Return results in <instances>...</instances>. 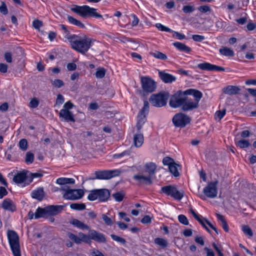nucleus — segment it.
<instances>
[{"mask_svg":"<svg viewBox=\"0 0 256 256\" xmlns=\"http://www.w3.org/2000/svg\"><path fill=\"white\" fill-rule=\"evenodd\" d=\"M32 198L38 200H42L44 196V192L42 188H38L36 190H34L32 192Z\"/></svg>","mask_w":256,"mask_h":256,"instance_id":"obj_26","label":"nucleus"},{"mask_svg":"<svg viewBox=\"0 0 256 256\" xmlns=\"http://www.w3.org/2000/svg\"><path fill=\"white\" fill-rule=\"evenodd\" d=\"M174 162V160L168 156H166L162 160L163 164L165 166H168V167L172 165V164Z\"/></svg>","mask_w":256,"mask_h":256,"instance_id":"obj_48","label":"nucleus"},{"mask_svg":"<svg viewBox=\"0 0 256 256\" xmlns=\"http://www.w3.org/2000/svg\"><path fill=\"white\" fill-rule=\"evenodd\" d=\"M146 120V118L145 114H142L140 112L138 116V121L136 124V128L138 130L142 128Z\"/></svg>","mask_w":256,"mask_h":256,"instance_id":"obj_33","label":"nucleus"},{"mask_svg":"<svg viewBox=\"0 0 256 256\" xmlns=\"http://www.w3.org/2000/svg\"><path fill=\"white\" fill-rule=\"evenodd\" d=\"M70 224L74 226L81 230H89L90 227L86 224L77 219H73L70 221Z\"/></svg>","mask_w":256,"mask_h":256,"instance_id":"obj_28","label":"nucleus"},{"mask_svg":"<svg viewBox=\"0 0 256 256\" xmlns=\"http://www.w3.org/2000/svg\"><path fill=\"white\" fill-rule=\"evenodd\" d=\"M162 192L170 196L176 200H180L184 197L182 190H178L176 186L169 185L162 188Z\"/></svg>","mask_w":256,"mask_h":256,"instance_id":"obj_6","label":"nucleus"},{"mask_svg":"<svg viewBox=\"0 0 256 256\" xmlns=\"http://www.w3.org/2000/svg\"><path fill=\"white\" fill-rule=\"evenodd\" d=\"M75 180L72 178H60L56 180V183L58 184H74Z\"/></svg>","mask_w":256,"mask_h":256,"instance_id":"obj_32","label":"nucleus"},{"mask_svg":"<svg viewBox=\"0 0 256 256\" xmlns=\"http://www.w3.org/2000/svg\"><path fill=\"white\" fill-rule=\"evenodd\" d=\"M98 192V199L100 201H106L110 198V192L108 189H99Z\"/></svg>","mask_w":256,"mask_h":256,"instance_id":"obj_25","label":"nucleus"},{"mask_svg":"<svg viewBox=\"0 0 256 256\" xmlns=\"http://www.w3.org/2000/svg\"><path fill=\"white\" fill-rule=\"evenodd\" d=\"M197 66L199 69L203 70L223 72L225 70L224 68L223 67L214 65L206 62L199 64Z\"/></svg>","mask_w":256,"mask_h":256,"instance_id":"obj_14","label":"nucleus"},{"mask_svg":"<svg viewBox=\"0 0 256 256\" xmlns=\"http://www.w3.org/2000/svg\"><path fill=\"white\" fill-rule=\"evenodd\" d=\"M205 220H206V218H203L202 216L200 217L197 220L203 226L204 228L209 232H210V229L206 226V222Z\"/></svg>","mask_w":256,"mask_h":256,"instance_id":"obj_53","label":"nucleus"},{"mask_svg":"<svg viewBox=\"0 0 256 256\" xmlns=\"http://www.w3.org/2000/svg\"><path fill=\"white\" fill-rule=\"evenodd\" d=\"M140 82L144 92L151 93L156 89V82L149 77L141 76Z\"/></svg>","mask_w":256,"mask_h":256,"instance_id":"obj_9","label":"nucleus"},{"mask_svg":"<svg viewBox=\"0 0 256 256\" xmlns=\"http://www.w3.org/2000/svg\"><path fill=\"white\" fill-rule=\"evenodd\" d=\"M220 52L221 54L227 56H234V52L230 48L226 47H224L220 50Z\"/></svg>","mask_w":256,"mask_h":256,"instance_id":"obj_35","label":"nucleus"},{"mask_svg":"<svg viewBox=\"0 0 256 256\" xmlns=\"http://www.w3.org/2000/svg\"><path fill=\"white\" fill-rule=\"evenodd\" d=\"M149 109V104L148 101H144V106L142 108L140 111V113L142 114H145L146 112H148Z\"/></svg>","mask_w":256,"mask_h":256,"instance_id":"obj_59","label":"nucleus"},{"mask_svg":"<svg viewBox=\"0 0 256 256\" xmlns=\"http://www.w3.org/2000/svg\"><path fill=\"white\" fill-rule=\"evenodd\" d=\"M71 10L84 18L88 16L95 18H102L101 14L96 12V9L86 5L82 6L75 5L73 8H71Z\"/></svg>","mask_w":256,"mask_h":256,"instance_id":"obj_2","label":"nucleus"},{"mask_svg":"<svg viewBox=\"0 0 256 256\" xmlns=\"http://www.w3.org/2000/svg\"><path fill=\"white\" fill-rule=\"evenodd\" d=\"M64 208L63 206H54L51 205L46 207V212L48 216H54L62 212Z\"/></svg>","mask_w":256,"mask_h":256,"instance_id":"obj_16","label":"nucleus"},{"mask_svg":"<svg viewBox=\"0 0 256 256\" xmlns=\"http://www.w3.org/2000/svg\"><path fill=\"white\" fill-rule=\"evenodd\" d=\"M179 166H180L174 162L168 167L170 173L176 177L180 176V174L178 170V167Z\"/></svg>","mask_w":256,"mask_h":256,"instance_id":"obj_34","label":"nucleus"},{"mask_svg":"<svg viewBox=\"0 0 256 256\" xmlns=\"http://www.w3.org/2000/svg\"><path fill=\"white\" fill-rule=\"evenodd\" d=\"M226 114V110H218L216 112L215 114V118L217 120L218 118L219 120H220Z\"/></svg>","mask_w":256,"mask_h":256,"instance_id":"obj_52","label":"nucleus"},{"mask_svg":"<svg viewBox=\"0 0 256 256\" xmlns=\"http://www.w3.org/2000/svg\"><path fill=\"white\" fill-rule=\"evenodd\" d=\"M152 218L150 216H145L141 220V222L144 224H148L151 222Z\"/></svg>","mask_w":256,"mask_h":256,"instance_id":"obj_64","label":"nucleus"},{"mask_svg":"<svg viewBox=\"0 0 256 256\" xmlns=\"http://www.w3.org/2000/svg\"><path fill=\"white\" fill-rule=\"evenodd\" d=\"M172 32L173 33L172 36L174 37L178 38V40H182L186 38V36L184 34H180L178 32H174V31L172 30Z\"/></svg>","mask_w":256,"mask_h":256,"instance_id":"obj_57","label":"nucleus"},{"mask_svg":"<svg viewBox=\"0 0 256 256\" xmlns=\"http://www.w3.org/2000/svg\"><path fill=\"white\" fill-rule=\"evenodd\" d=\"M144 138L142 134H137L134 136V143L135 146L138 148L144 143Z\"/></svg>","mask_w":256,"mask_h":256,"instance_id":"obj_27","label":"nucleus"},{"mask_svg":"<svg viewBox=\"0 0 256 256\" xmlns=\"http://www.w3.org/2000/svg\"><path fill=\"white\" fill-rule=\"evenodd\" d=\"M168 98L169 94L168 92H162L157 94H152L149 100L153 106L159 108L166 104Z\"/></svg>","mask_w":256,"mask_h":256,"instance_id":"obj_4","label":"nucleus"},{"mask_svg":"<svg viewBox=\"0 0 256 256\" xmlns=\"http://www.w3.org/2000/svg\"><path fill=\"white\" fill-rule=\"evenodd\" d=\"M70 208L73 210H81L86 208V205L84 204L74 203L70 205Z\"/></svg>","mask_w":256,"mask_h":256,"instance_id":"obj_40","label":"nucleus"},{"mask_svg":"<svg viewBox=\"0 0 256 256\" xmlns=\"http://www.w3.org/2000/svg\"><path fill=\"white\" fill-rule=\"evenodd\" d=\"M102 218L104 222V224L107 226H111L113 222L110 218L108 217L106 214H102Z\"/></svg>","mask_w":256,"mask_h":256,"instance_id":"obj_50","label":"nucleus"},{"mask_svg":"<svg viewBox=\"0 0 256 256\" xmlns=\"http://www.w3.org/2000/svg\"><path fill=\"white\" fill-rule=\"evenodd\" d=\"M173 45L178 50L182 52L188 53L191 51V49L188 46H186L185 44L180 42H176L173 44Z\"/></svg>","mask_w":256,"mask_h":256,"instance_id":"obj_30","label":"nucleus"},{"mask_svg":"<svg viewBox=\"0 0 256 256\" xmlns=\"http://www.w3.org/2000/svg\"><path fill=\"white\" fill-rule=\"evenodd\" d=\"M198 107V104L197 102H196L192 98L186 96L184 102L182 106V110L184 112L192 110Z\"/></svg>","mask_w":256,"mask_h":256,"instance_id":"obj_12","label":"nucleus"},{"mask_svg":"<svg viewBox=\"0 0 256 256\" xmlns=\"http://www.w3.org/2000/svg\"><path fill=\"white\" fill-rule=\"evenodd\" d=\"M64 96H62V95L61 94H58L57 96V98H56V104H58V105L62 104H63L64 102Z\"/></svg>","mask_w":256,"mask_h":256,"instance_id":"obj_63","label":"nucleus"},{"mask_svg":"<svg viewBox=\"0 0 256 256\" xmlns=\"http://www.w3.org/2000/svg\"><path fill=\"white\" fill-rule=\"evenodd\" d=\"M110 236L114 240L121 243L122 244H125L126 242L125 239L116 234H112L110 235Z\"/></svg>","mask_w":256,"mask_h":256,"instance_id":"obj_46","label":"nucleus"},{"mask_svg":"<svg viewBox=\"0 0 256 256\" xmlns=\"http://www.w3.org/2000/svg\"><path fill=\"white\" fill-rule=\"evenodd\" d=\"M120 172L118 170H104L96 171L94 174L95 178H88V180H109L113 177L119 176Z\"/></svg>","mask_w":256,"mask_h":256,"instance_id":"obj_7","label":"nucleus"},{"mask_svg":"<svg viewBox=\"0 0 256 256\" xmlns=\"http://www.w3.org/2000/svg\"><path fill=\"white\" fill-rule=\"evenodd\" d=\"M178 220L181 224L187 226L189 224L187 218L184 214H180L178 216Z\"/></svg>","mask_w":256,"mask_h":256,"instance_id":"obj_47","label":"nucleus"},{"mask_svg":"<svg viewBox=\"0 0 256 256\" xmlns=\"http://www.w3.org/2000/svg\"><path fill=\"white\" fill-rule=\"evenodd\" d=\"M88 236L90 240L91 239L99 243H105L106 242V239L104 234L96 230H90Z\"/></svg>","mask_w":256,"mask_h":256,"instance_id":"obj_15","label":"nucleus"},{"mask_svg":"<svg viewBox=\"0 0 256 256\" xmlns=\"http://www.w3.org/2000/svg\"><path fill=\"white\" fill-rule=\"evenodd\" d=\"M68 22L72 24L78 26V27L82 28H85V26L84 24H83L80 20L74 18L72 16H68Z\"/></svg>","mask_w":256,"mask_h":256,"instance_id":"obj_31","label":"nucleus"},{"mask_svg":"<svg viewBox=\"0 0 256 256\" xmlns=\"http://www.w3.org/2000/svg\"><path fill=\"white\" fill-rule=\"evenodd\" d=\"M240 92L239 87L234 86H228L222 88L223 93L230 96L238 94Z\"/></svg>","mask_w":256,"mask_h":256,"instance_id":"obj_20","label":"nucleus"},{"mask_svg":"<svg viewBox=\"0 0 256 256\" xmlns=\"http://www.w3.org/2000/svg\"><path fill=\"white\" fill-rule=\"evenodd\" d=\"M217 180L208 182L207 186L204 188V194L208 198H213L218 194Z\"/></svg>","mask_w":256,"mask_h":256,"instance_id":"obj_10","label":"nucleus"},{"mask_svg":"<svg viewBox=\"0 0 256 256\" xmlns=\"http://www.w3.org/2000/svg\"><path fill=\"white\" fill-rule=\"evenodd\" d=\"M84 192L82 190H72L64 193L63 198L69 200H76L82 198L84 195Z\"/></svg>","mask_w":256,"mask_h":256,"instance_id":"obj_13","label":"nucleus"},{"mask_svg":"<svg viewBox=\"0 0 256 256\" xmlns=\"http://www.w3.org/2000/svg\"><path fill=\"white\" fill-rule=\"evenodd\" d=\"M20 148L23 151L28 149V142L26 139L23 138L20 140L18 143Z\"/></svg>","mask_w":256,"mask_h":256,"instance_id":"obj_43","label":"nucleus"},{"mask_svg":"<svg viewBox=\"0 0 256 256\" xmlns=\"http://www.w3.org/2000/svg\"><path fill=\"white\" fill-rule=\"evenodd\" d=\"M192 38L194 41L198 42H202L205 39L204 36L198 34L192 35Z\"/></svg>","mask_w":256,"mask_h":256,"instance_id":"obj_60","label":"nucleus"},{"mask_svg":"<svg viewBox=\"0 0 256 256\" xmlns=\"http://www.w3.org/2000/svg\"><path fill=\"white\" fill-rule=\"evenodd\" d=\"M48 214L46 212V207L44 208H42L40 207H38L36 210V212L34 213V218L36 219H38L40 218H47Z\"/></svg>","mask_w":256,"mask_h":256,"instance_id":"obj_29","label":"nucleus"},{"mask_svg":"<svg viewBox=\"0 0 256 256\" xmlns=\"http://www.w3.org/2000/svg\"><path fill=\"white\" fill-rule=\"evenodd\" d=\"M198 10L202 13L210 12L211 10V9L210 8V6L206 5L199 6L198 8Z\"/></svg>","mask_w":256,"mask_h":256,"instance_id":"obj_55","label":"nucleus"},{"mask_svg":"<svg viewBox=\"0 0 256 256\" xmlns=\"http://www.w3.org/2000/svg\"><path fill=\"white\" fill-rule=\"evenodd\" d=\"M59 116L62 118L64 121L69 122H74L75 119L72 112L70 110H61L59 113Z\"/></svg>","mask_w":256,"mask_h":256,"instance_id":"obj_17","label":"nucleus"},{"mask_svg":"<svg viewBox=\"0 0 256 256\" xmlns=\"http://www.w3.org/2000/svg\"><path fill=\"white\" fill-rule=\"evenodd\" d=\"M68 236L70 240L74 242L76 244H80L82 242L86 243H88L90 242V238L88 236L81 232L78 233V236L72 232H68Z\"/></svg>","mask_w":256,"mask_h":256,"instance_id":"obj_11","label":"nucleus"},{"mask_svg":"<svg viewBox=\"0 0 256 256\" xmlns=\"http://www.w3.org/2000/svg\"><path fill=\"white\" fill-rule=\"evenodd\" d=\"M154 243L160 246L165 248L168 245L167 240L162 238H158L154 239Z\"/></svg>","mask_w":256,"mask_h":256,"instance_id":"obj_37","label":"nucleus"},{"mask_svg":"<svg viewBox=\"0 0 256 256\" xmlns=\"http://www.w3.org/2000/svg\"><path fill=\"white\" fill-rule=\"evenodd\" d=\"M186 93L187 96H193L194 98H192V100H194L196 102H197V103L198 104L202 96V94L200 91L194 89L190 88L186 90Z\"/></svg>","mask_w":256,"mask_h":256,"instance_id":"obj_22","label":"nucleus"},{"mask_svg":"<svg viewBox=\"0 0 256 256\" xmlns=\"http://www.w3.org/2000/svg\"><path fill=\"white\" fill-rule=\"evenodd\" d=\"M74 106V105L70 101H68L64 104L62 110H70Z\"/></svg>","mask_w":256,"mask_h":256,"instance_id":"obj_58","label":"nucleus"},{"mask_svg":"<svg viewBox=\"0 0 256 256\" xmlns=\"http://www.w3.org/2000/svg\"><path fill=\"white\" fill-rule=\"evenodd\" d=\"M52 84L56 88H60L64 86V82L59 79H56L52 81Z\"/></svg>","mask_w":256,"mask_h":256,"instance_id":"obj_45","label":"nucleus"},{"mask_svg":"<svg viewBox=\"0 0 256 256\" xmlns=\"http://www.w3.org/2000/svg\"><path fill=\"white\" fill-rule=\"evenodd\" d=\"M106 74V70L103 68H98L96 72V76L97 78H103Z\"/></svg>","mask_w":256,"mask_h":256,"instance_id":"obj_42","label":"nucleus"},{"mask_svg":"<svg viewBox=\"0 0 256 256\" xmlns=\"http://www.w3.org/2000/svg\"><path fill=\"white\" fill-rule=\"evenodd\" d=\"M0 12L3 14H6L8 13L7 6L4 2H2V4L0 6Z\"/></svg>","mask_w":256,"mask_h":256,"instance_id":"obj_56","label":"nucleus"},{"mask_svg":"<svg viewBox=\"0 0 256 256\" xmlns=\"http://www.w3.org/2000/svg\"><path fill=\"white\" fill-rule=\"evenodd\" d=\"M98 190H92L88 195V200L91 201H94L97 198H98Z\"/></svg>","mask_w":256,"mask_h":256,"instance_id":"obj_39","label":"nucleus"},{"mask_svg":"<svg viewBox=\"0 0 256 256\" xmlns=\"http://www.w3.org/2000/svg\"><path fill=\"white\" fill-rule=\"evenodd\" d=\"M144 167L145 168V172L148 174V176L152 177L154 174L157 166L156 164L150 162L146 164Z\"/></svg>","mask_w":256,"mask_h":256,"instance_id":"obj_24","label":"nucleus"},{"mask_svg":"<svg viewBox=\"0 0 256 256\" xmlns=\"http://www.w3.org/2000/svg\"><path fill=\"white\" fill-rule=\"evenodd\" d=\"M42 25V22L38 20H34L32 22V26L36 29H38Z\"/></svg>","mask_w":256,"mask_h":256,"instance_id":"obj_61","label":"nucleus"},{"mask_svg":"<svg viewBox=\"0 0 256 256\" xmlns=\"http://www.w3.org/2000/svg\"><path fill=\"white\" fill-rule=\"evenodd\" d=\"M39 104L38 100L36 98L32 100L30 102V106L32 108H36Z\"/></svg>","mask_w":256,"mask_h":256,"instance_id":"obj_62","label":"nucleus"},{"mask_svg":"<svg viewBox=\"0 0 256 256\" xmlns=\"http://www.w3.org/2000/svg\"><path fill=\"white\" fill-rule=\"evenodd\" d=\"M8 238L11 250L14 256H21L19 238L16 232L8 230L7 232Z\"/></svg>","mask_w":256,"mask_h":256,"instance_id":"obj_3","label":"nucleus"},{"mask_svg":"<svg viewBox=\"0 0 256 256\" xmlns=\"http://www.w3.org/2000/svg\"><path fill=\"white\" fill-rule=\"evenodd\" d=\"M43 176V174L41 172H31L30 173V182H32V180L34 178H39Z\"/></svg>","mask_w":256,"mask_h":256,"instance_id":"obj_51","label":"nucleus"},{"mask_svg":"<svg viewBox=\"0 0 256 256\" xmlns=\"http://www.w3.org/2000/svg\"><path fill=\"white\" fill-rule=\"evenodd\" d=\"M133 178L140 184L146 183L151 184L152 183L151 177L149 176H146L142 174H136L134 176Z\"/></svg>","mask_w":256,"mask_h":256,"instance_id":"obj_23","label":"nucleus"},{"mask_svg":"<svg viewBox=\"0 0 256 256\" xmlns=\"http://www.w3.org/2000/svg\"><path fill=\"white\" fill-rule=\"evenodd\" d=\"M158 75L160 79L165 83H171L176 80V78L174 76L166 73L164 72L160 71Z\"/></svg>","mask_w":256,"mask_h":256,"instance_id":"obj_21","label":"nucleus"},{"mask_svg":"<svg viewBox=\"0 0 256 256\" xmlns=\"http://www.w3.org/2000/svg\"><path fill=\"white\" fill-rule=\"evenodd\" d=\"M34 160V154L30 152H27L25 158V162L27 164H32Z\"/></svg>","mask_w":256,"mask_h":256,"instance_id":"obj_41","label":"nucleus"},{"mask_svg":"<svg viewBox=\"0 0 256 256\" xmlns=\"http://www.w3.org/2000/svg\"><path fill=\"white\" fill-rule=\"evenodd\" d=\"M2 207L6 210L14 212L16 210V206L10 198H6L2 203Z\"/></svg>","mask_w":256,"mask_h":256,"instance_id":"obj_18","label":"nucleus"},{"mask_svg":"<svg viewBox=\"0 0 256 256\" xmlns=\"http://www.w3.org/2000/svg\"><path fill=\"white\" fill-rule=\"evenodd\" d=\"M182 10L186 14L190 13L194 10V8L193 6H185L183 7Z\"/></svg>","mask_w":256,"mask_h":256,"instance_id":"obj_54","label":"nucleus"},{"mask_svg":"<svg viewBox=\"0 0 256 256\" xmlns=\"http://www.w3.org/2000/svg\"><path fill=\"white\" fill-rule=\"evenodd\" d=\"M186 96L185 91L178 90L172 94L170 100L169 104L172 108L182 107Z\"/></svg>","mask_w":256,"mask_h":256,"instance_id":"obj_5","label":"nucleus"},{"mask_svg":"<svg viewBox=\"0 0 256 256\" xmlns=\"http://www.w3.org/2000/svg\"><path fill=\"white\" fill-rule=\"evenodd\" d=\"M29 173L28 171H22L18 172L13 178V180L16 184H21L24 182L28 177L27 174Z\"/></svg>","mask_w":256,"mask_h":256,"instance_id":"obj_19","label":"nucleus"},{"mask_svg":"<svg viewBox=\"0 0 256 256\" xmlns=\"http://www.w3.org/2000/svg\"><path fill=\"white\" fill-rule=\"evenodd\" d=\"M124 196V194L123 192H117L112 194V196L115 200L117 202H120L122 200Z\"/></svg>","mask_w":256,"mask_h":256,"instance_id":"obj_44","label":"nucleus"},{"mask_svg":"<svg viewBox=\"0 0 256 256\" xmlns=\"http://www.w3.org/2000/svg\"><path fill=\"white\" fill-rule=\"evenodd\" d=\"M156 26L161 31H164V32H172V30L170 29V28L166 27L162 25V24L160 23H158L156 24Z\"/></svg>","mask_w":256,"mask_h":256,"instance_id":"obj_49","label":"nucleus"},{"mask_svg":"<svg viewBox=\"0 0 256 256\" xmlns=\"http://www.w3.org/2000/svg\"><path fill=\"white\" fill-rule=\"evenodd\" d=\"M242 230L244 233L249 238L253 236V232L252 228L248 225H244L242 226Z\"/></svg>","mask_w":256,"mask_h":256,"instance_id":"obj_38","label":"nucleus"},{"mask_svg":"<svg viewBox=\"0 0 256 256\" xmlns=\"http://www.w3.org/2000/svg\"><path fill=\"white\" fill-rule=\"evenodd\" d=\"M150 54L155 58L162 60H166L168 58L167 56L164 54L158 51L150 52Z\"/></svg>","mask_w":256,"mask_h":256,"instance_id":"obj_36","label":"nucleus"},{"mask_svg":"<svg viewBox=\"0 0 256 256\" xmlns=\"http://www.w3.org/2000/svg\"><path fill=\"white\" fill-rule=\"evenodd\" d=\"M72 48L77 52L84 54L86 52L92 45L94 40L86 35L72 34L68 37Z\"/></svg>","mask_w":256,"mask_h":256,"instance_id":"obj_1","label":"nucleus"},{"mask_svg":"<svg viewBox=\"0 0 256 256\" xmlns=\"http://www.w3.org/2000/svg\"><path fill=\"white\" fill-rule=\"evenodd\" d=\"M172 120L175 126L184 128L190 122L191 118L188 116L180 112L174 116Z\"/></svg>","mask_w":256,"mask_h":256,"instance_id":"obj_8","label":"nucleus"}]
</instances>
